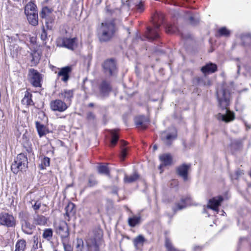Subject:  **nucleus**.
I'll return each mask as SVG.
<instances>
[{
  "mask_svg": "<svg viewBox=\"0 0 251 251\" xmlns=\"http://www.w3.org/2000/svg\"><path fill=\"white\" fill-rule=\"evenodd\" d=\"M103 231L97 227L90 233L85 243L81 238H77L76 251H100V248L103 244Z\"/></svg>",
  "mask_w": 251,
  "mask_h": 251,
  "instance_id": "f257e3e1",
  "label": "nucleus"
},
{
  "mask_svg": "<svg viewBox=\"0 0 251 251\" xmlns=\"http://www.w3.org/2000/svg\"><path fill=\"white\" fill-rule=\"evenodd\" d=\"M230 94L228 91L225 89H218L217 97L219 106L223 109L226 110L225 114L219 113L217 115V118L226 123L234 120V114L231 112L227 108L229 104Z\"/></svg>",
  "mask_w": 251,
  "mask_h": 251,
  "instance_id": "f03ea898",
  "label": "nucleus"
},
{
  "mask_svg": "<svg viewBox=\"0 0 251 251\" xmlns=\"http://www.w3.org/2000/svg\"><path fill=\"white\" fill-rule=\"evenodd\" d=\"M117 30L116 20L106 21L99 27L98 37L100 42H109L114 37Z\"/></svg>",
  "mask_w": 251,
  "mask_h": 251,
  "instance_id": "7ed1b4c3",
  "label": "nucleus"
},
{
  "mask_svg": "<svg viewBox=\"0 0 251 251\" xmlns=\"http://www.w3.org/2000/svg\"><path fill=\"white\" fill-rule=\"evenodd\" d=\"M27 158L24 153L19 154L11 165V170L14 174L25 170L27 167Z\"/></svg>",
  "mask_w": 251,
  "mask_h": 251,
  "instance_id": "20e7f679",
  "label": "nucleus"
},
{
  "mask_svg": "<svg viewBox=\"0 0 251 251\" xmlns=\"http://www.w3.org/2000/svg\"><path fill=\"white\" fill-rule=\"evenodd\" d=\"M19 218L21 222L22 231L26 234H32L35 228V226L29 222L28 220V214L21 211L19 213Z\"/></svg>",
  "mask_w": 251,
  "mask_h": 251,
  "instance_id": "39448f33",
  "label": "nucleus"
},
{
  "mask_svg": "<svg viewBox=\"0 0 251 251\" xmlns=\"http://www.w3.org/2000/svg\"><path fill=\"white\" fill-rule=\"evenodd\" d=\"M0 225L7 227H13L16 225V218L12 214L3 212L0 213Z\"/></svg>",
  "mask_w": 251,
  "mask_h": 251,
  "instance_id": "423d86ee",
  "label": "nucleus"
},
{
  "mask_svg": "<svg viewBox=\"0 0 251 251\" xmlns=\"http://www.w3.org/2000/svg\"><path fill=\"white\" fill-rule=\"evenodd\" d=\"M56 232L60 236L62 242L69 240V228L65 222L61 221L58 224L56 227Z\"/></svg>",
  "mask_w": 251,
  "mask_h": 251,
  "instance_id": "0eeeda50",
  "label": "nucleus"
},
{
  "mask_svg": "<svg viewBox=\"0 0 251 251\" xmlns=\"http://www.w3.org/2000/svg\"><path fill=\"white\" fill-rule=\"evenodd\" d=\"M102 67L104 73L107 75H113L116 73V63L113 59L106 60L103 63Z\"/></svg>",
  "mask_w": 251,
  "mask_h": 251,
  "instance_id": "6e6552de",
  "label": "nucleus"
},
{
  "mask_svg": "<svg viewBox=\"0 0 251 251\" xmlns=\"http://www.w3.org/2000/svg\"><path fill=\"white\" fill-rule=\"evenodd\" d=\"M156 17H154L153 25V27H148L146 33L147 38L150 40H154L159 37V29L160 24L156 21Z\"/></svg>",
  "mask_w": 251,
  "mask_h": 251,
  "instance_id": "1a4fd4ad",
  "label": "nucleus"
},
{
  "mask_svg": "<svg viewBox=\"0 0 251 251\" xmlns=\"http://www.w3.org/2000/svg\"><path fill=\"white\" fill-rule=\"evenodd\" d=\"M28 79L33 86L41 87V77L37 71L33 69H30L28 73Z\"/></svg>",
  "mask_w": 251,
  "mask_h": 251,
  "instance_id": "9d476101",
  "label": "nucleus"
},
{
  "mask_svg": "<svg viewBox=\"0 0 251 251\" xmlns=\"http://www.w3.org/2000/svg\"><path fill=\"white\" fill-rule=\"evenodd\" d=\"M76 41L77 39L76 38H61L58 39L57 42L60 46L74 50L76 47Z\"/></svg>",
  "mask_w": 251,
  "mask_h": 251,
  "instance_id": "9b49d317",
  "label": "nucleus"
},
{
  "mask_svg": "<svg viewBox=\"0 0 251 251\" xmlns=\"http://www.w3.org/2000/svg\"><path fill=\"white\" fill-rule=\"evenodd\" d=\"M111 90L112 88L109 82L105 80H103L99 86L98 96L102 98L107 97Z\"/></svg>",
  "mask_w": 251,
  "mask_h": 251,
  "instance_id": "f8f14e48",
  "label": "nucleus"
},
{
  "mask_svg": "<svg viewBox=\"0 0 251 251\" xmlns=\"http://www.w3.org/2000/svg\"><path fill=\"white\" fill-rule=\"evenodd\" d=\"M177 134L175 129L171 133L163 131L161 134V139L163 143L167 146H170L172 142L176 138Z\"/></svg>",
  "mask_w": 251,
  "mask_h": 251,
  "instance_id": "ddd939ff",
  "label": "nucleus"
},
{
  "mask_svg": "<svg viewBox=\"0 0 251 251\" xmlns=\"http://www.w3.org/2000/svg\"><path fill=\"white\" fill-rule=\"evenodd\" d=\"M171 14L173 17L176 18L183 17L185 19H188L192 24H196L199 21L198 19H195L194 17L191 14L184 12L180 13L178 11L177 9L172 10L171 11Z\"/></svg>",
  "mask_w": 251,
  "mask_h": 251,
  "instance_id": "4468645a",
  "label": "nucleus"
},
{
  "mask_svg": "<svg viewBox=\"0 0 251 251\" xmlns=\"http://www.w3.org/2000/svg\"><path fill=\"white\" fill-rule=\"evenodd\" d=\"M50 108L52 111L63 112L67 109L68 106L66 103L61 100H52L50 103Z\"/></svg>",
  "mask_w": 251,
  "mask_h": 251,
  "instance_id": "2eb2a0df",
  "label": "nucleus"
},
{
  "mask_svg": "<svg viewBox=\"0 0 251 251\" xmlns=\"http://www.w3.org/2000/svg\"><path fill=\"white\" fill-rule=\"evenodd\" d=\"M223 201V198L222 196L213 198L209 200L207 207L218 212L219 210V206L221 205Z\"/></svg>",
  "mask_w": 251,
  "mask_h": 251,
  "instance_id": "dca6fc26",
  "label": "nucleus"
},
{
  "mask_svg": "<svg viewBox=\"0 0 251 251\" xmlns=\"http://www.w3.org/2000/svg\"><path fill=\"white\" fill-rule=\"evenodd\" d=\"M31 244L32 246L30 251H42L40 236L38 234H35L33 236L31 240Z\"/></svg>",
  "mask_w": 251,
  "mask_h": 251,
  "instance_id": "f3484780",
  "label": "nucleus"
},
{
  "mask_svg": "<svg viewBox=\"0 0 251 251\" xmlns=\"http://www.w3.org/2000/svg\"><path fill=\"white\" fill-rule=\"evenodd\" d=\"M134 122L137 126L145 129L149 124L150 121L148 117L142 115L135 117Z\"/></svg>",
  "mask_w": 251,
  "mask_h": 251,
  "instance_id": "a211bd4d",
  "label": "nucleus"
},
{
  "mask_svg": "<svg viewBox=\"0 0 251 251\" xmlns=\"http://www.w3.org/2000/svg\"><path fill=\"white\" fill-rule=\"evenodd\" d=\"M72 69L71 67L66 66L62 68L57 75L58 77H61V80L63 82H67L69 78V74L71 72Z\"/></svg>",
  "mask_w": 251,
  "mask_h": 251,
  "instance_id": "6ab92c4d",
  "label": "nucleus"
},
{
  "mask_svg": "<svg viewBox=\"0 0 251 251\" xmlns=\"http://www.w3.org/2000/svg\"><path fill=\"white\" fill-rule=\"evenodd\" d=\"M217 70V66L216 64L212 63L206 64L205 65L202 67L201 69L202 73L205 75L213 73L215 72Z\"/></svg>",
  "mask_w": 251,
  "mask_h": 251,
  "instance_id": "aec40b11",
  "label": "nucleus"
},
{
  "mask_svg": "<svg viewBox=\"0 0 251 251\" xmlns=\"http://www.w3.org/2000/svg\"><path fill=\"white\" fill-rule=\"evenodd\" d=\"M190 167V164H184L179 166L177 169V172L178 174L183 177L184 180H186L187 179L188 171Z\"/></svg>",
  "mask_w": 251,
  "mask_h": 251,
  "instance_id": "412c9836",
  "label": "nucleus"
},
{
  "mask_svg": "<svg viewBox=\"0 0 251 251\" xmlns=\"http://www.w3.org/2000/svg\"><path fill=\"white\" fill-rule=\"evenodd\" d=\"M195 82L200 86H208L211 85L210 80L204 75V77H197L194 79Z\"/></svg>",
  "mask_w": 251,
  "mask_h": 251,
  "instance_id": "4be33fe9",
  "label": "nucleus"
},
{
  "mask_svg": "<svg viewBox=\"0 0 251 251\" xmlns=\"http://www.w3.org/2000/svg\"><path fill=\"white\" fill-rule=\"evenodd\" d=\"M159 159L162 164L160 165V168L163 166H168L172 163V157L170 154L166 153L159 156Z\"/></svg>",
  "mask_w": 251,
  "mask_h": 251,
  "instance_id": "5701e85b",
  "label": "nucleus"
},
{
  "mask_svg": "<svg viewBox=\"0 0 251 251\" xmlns=\"http://www.w3.org/2000/svg\"><path fill=\"white\" fill-rule=\"evenodd\" d=\"M75 205L72 202H70L65 207V215L68 217V221L70 220L71 217L75 215Z\"/></svg>",
  "mask_w": 251,
  "mask_h": 251,
  "instance_id": "b1692460",
  "label": "nucleus"
},
{
  "mask_svg": "<svg viewBox=\"0 0 251 251\" xmlns=\"http://www.w3.org/2000/svg\"><path fill=\"white\" fill-rule=\"evenodd\" d=\"M59 97L66 102H70L73 97V91L71 90H64L59 94Z\"/></svg>",
  "mask_w": 251,
  "mask_h": 251,
  "instance_id": "393cba45",
  "label": "nucleus"
},
{
  "mask_svg": "<svg viewBox=\"0 0 251 251\" xmlns=\"http://www.w3.org/2000/svg\"><path fill=\"white\" fill-rule=\"evenodd\" d=\"M35 125L38 133L40 137L45 135L48 132L46 126L39 122H36Z\"/></svg>",
  "mask_w": 251,
  "mask_h": 251,
  "instance_id": "a878e982",
  "label": "nucleus"
},
{
  "mask_svg": "<svg viewBox=\"0 0 251 251\" xmlns=\"http://www.w3.org/2000/svg\"><path fill=\"white\" fill-rule=\"evenodd\" d=\"M27 19L30 24L33 26H35L38 24V12L33 13L31 14H26Z\"/></svg>",
  "mask_w": 251,
  "mask_h": 251,
  "instance_id": "bb28decb",
  "label": "nucleus"
},
{
  "mask_svg": "<svg viewBox=\"0 0 251 251\" xmlns=\"http://www.w3.org/2000/svg\"><path fill=\"white\" fill-rule=\"evenodd\" d=\"M47 218L42 215H36L33 218V224L43 226L47 224Z\"/></svg>",
  "mask_w": 251,
  "mask_h": 251,
  "instance_id": "cd10ccee",
  "label": "nucleus"
},
{
  "mask_svg": "<svg viewBox=\"0 0 251 251\" xmlns=\"http://www.w3.org/2000/svg\"><path fill=\"white\" fill-rule=\"evenodd\" d=\"M145 241V239L142 235H139L133 240L134 246L136 249H140Z\"/></svg>",
  "mask_w": 251,
  "mask_h": 251,
  "instance_id": "c85d7f7f",
  "label": "nucleus"
},
{
  "mask_svg": "<svg viewBox=\"0 0 251 251\" xmlns=\"http://www.w3.org/2000/svg\"><path fill=\"white\" fill-rule=\"evenodd\" d=\"M190 198L186 197L181 199V203H178L176 204V207L174 208V210H182L186 206V204L189 202Z\"/></svg>",
  "mask_w": 251,
  "mask_h": 251,
  "instance_id": "c756f323",
  "label": "nucleus"
},
{
  "mask_svg": "<svg viewBox=\"0 0 251 251\" xmlns=\"http://www.w3.org/2000/svg\"><path fill=\"white\" fill-rule=\"evenodd\" d=\"M25 14L38 12L36 5L32 2L28 3L25 6Z\"/></svg>",
  "mask_w": 251,
  "mask_h": 251,
  "instance_id": "7c9ffc66",
  "label": "nucleus"
},
{
  "mask_svg": "<svg viewBox=\"0 0 251 251\" xmlns=\"http://www.w3.org/2000/svg\"><path fill=\"white\" fill-rule=\"evenodd\" d=\"M26 241L24 239L19 240L15 245L14 251H25L26 248Z\"/></svg>",
  "mask_w": 251,
  "mask_h": 251,
  "instance_id": "2f4dec72",
  "label": "nucleus"
},
{
  "mask_svg": "<svg viewBox=\"0 0 251 251\" xmlns=\"http://www.w3.org/2000/svg\"><path fill=\"white\" fill-rule=\"evenodd\" d=\"M31 94L28 92L26 91L25 93L24 98L22 100V103L23 104L26 105H33V102L31 99Z\"/></svg>",
  "mask_w": 251,
  "mask_h": 251,
  "instance_id": "473e14b6",
  "label": "nucleus"
},
{
  "mask_svg": "<svg viewBox=\"0 0 251 251\" xmlns=\"http://www.w3.org/2000/svg\"><path fill=\"white\" fill-rule=\"evenodd\" d=\"M138 178L139 175L136 172L130 176H128L126 175H125L124 177V181L126 183H132L137 180Z\"/></svg>",
  "mask_w": 251,
  "mask_h": 251,
  "instance_id": "72a5a7b5",
  "label": "nucleus"
},
{
  "mask_svg": "<svg viewBox=\"0 0 251 251\" xmlns=\"http://www.w3.org/2000/svg\"><path fill=\"white\" fill-rule=\"evenodd\" d=\"M141 217L140 216H134L132 217L129 218L128 223L131 227H134L140 222Z\"/></svg>",
  "mask_w": 251,
  "mask_h": 251,
  "instance_id": "f704fd0d",
  "label": "nucleus"
},
{
  "mask_svg": "<svg viewBox=\"0 0 251 251\" xmlns=\"http://www.w3.org/2000/svg\"><path fill=\"white\" fill-rule=\"evenodd\" d=\"M110 134L112 136V139L111 141V146L114 147L115 146L119 139V136L118 135L115 130H111L110 131Z\"/></svg>",
  "mask_w": 251,
  "mask_h": 251,
  "instance_id": "c9c22d12",
  "label": "nucleus"
},
{
  "mask_svg": "<svg viewBox=\"0 0 251 251\" xmlns=\"http://www.w3.org/2000/svg\"><path fill=\"white\" fill-rule=\"evenodd\" d=\"M53 232L51 228H46L44 230L42 236L47 240H50L52 237Z\"/></svg>",
  "mask_w": 251,
  "mask_h": 251,
  "instance_id": "e433bc0d",
  "label": "nucleus"
},
{
  "mask_svg": "<svg viewBox=\"0 0 251 251\" xmlns=\"http://www.w3.org/2000/svg\"><path fill=\"white\" fill-rule=\"evenodd\" d=\"M241 40L244 45L251 46V35L249 34H243L241 36Z\"/></svg>",
  "mask_w": 251,
  "mask_h": 251,
  "instance_id": "4c0bfd02",
  "label": "nucleus"
},
{
  "mask_svg": "<svg viewBox=\"0 0 251 251\" xmlns=\"http://www.w3.org/2000/svg\"><path fill=\"white\" fill-rule=\"evenodd\" d=\"M241 40L244 45L251 46V35L249 34H243L241 36Z\"/></svg>",
  "mask_w": 251,
  "mask_h": 251,
  "instance_id": "58836bf2",
  "label": "nucleus"
},
{
  "mask_svg": "<svg viewBox=\"0 0 251 251\" xmlns=\"http://www.w3.org/2000/svg\"><path fill=\"white\" fill-rule=\"evenodd\" d=\"M165 246L168 251H179L177 249L174 247L172 242L168 238H166L165 239Z\"/></svg>",
  "mask_w": 251,
  "mask_h": 251,
  "instance_id": "ea45409f",
  "label": "nucleus"
},
{
  "mask_svg": "<svg viewBox=\"0 0 251 251\" xmlns=\"http://www.w3.org/2000/svg\"><path fill=\"white\" fill-rule=\"evenodd\" d=\"M98 169L99 173L109 175V171L106 165H100L98 167Z\"/></svg>",
  "mask_w": 251,
  "mask_h": 251,
  "instance_id": "a19ab883",
  "label": "nucleus"
},
{
  "mask_svg": "<svg viewBox=\"0 0 251 251\" xmlns=\"http://www.w3.org/2000/svg\"><path fill=\"white\" fill-rule=\"evenodd\" d=\"M218 33L221 36L228 37L229 36L230 32L226 27H223L219 29Z\"/></svg>",
  "mask_w": 251,
  "mask_h": 251,
  "instance_id": "79ce46f5",
  "label": "nucleus"
},
{
  "mask_svg": "<svg viewBox=\"0 0 251 251\" xmlns=\"http://www.w3.org/2000/svg\"><path fill=\"white\" fill-rule=\"evenodd\" d=\"M97 184V181L95 177L91 175L88 178V182L87 186L88 187H93Z\"/></svg>",
  "mask_w": 251,
  "mask_h": 251,
  "instance_id": "37998d69",
  "label": "nucleus"
},
{
  "mask_svg": "<svg viewBox=\"0 0 251 251\" xmlns=\"http://www.w3.org/2000/svg\"><path fill=\"white\" fill-rule=\"evenodd\" d=\"M69 240L62 242L64 251H73V247L68 243Z\"/></svg>",
  "mask_w": 251,
  "mask_h": 251,
  "instance_id": "c03bdc74",
  "label": "nucleus"
},
{
  "mask_svg": "<svg viewBox=\"0 0 251 251\" xmlns=\"http://www.w3.org/2000/svg\"><path fill=\"white\" fill-rule=\"evenodd\" d=\"M50 162V159L48 157H45L42 161L41 165L42 168H44L47 166H49Z\"/></svg>",
  "mask_w": 251,
  "mask_h": 251,
  "instance_id": "a18cd8bd",
  "label": "nucleus"
},
{
  "mask_svg": "<svg viewBox=\"0 0 251 251\" xmlns=\"http://www.w3.org/2000/svg\"><path fill=\"white\" fill-rule=\"evenodd\" d=\"M41 39L43 41H46L47 39V32L44 29H43L41 34Z\"/></svg>",
  "mask_w": 251,
  "mask_h": 251,
  "instance_id": "49530a36",
  "label": "nucleus"
},
{
  "mask_svg": "<svg viewBox=\"0 0 251 251\" xmlns=\"http://www.w3.org/2000/svg\"><path fill=\"white\" fill-rule=\"evenodd\" d=\"M49 10V9L47 7H44L42 9V11L40 13V16L42 18L46 17V12Z\"/></svg>",
  "mask_w": 251,
  "mask_h": 251,
  "instance_id": "de8ad7c7",
  "label": "nucleus"
},
{
  "mask_svg": "<svg viewBox=\"0 0 251 251\" xmlns=\"http://www.w3.org/2000/svg\"><path fill=\"white\" fill-rule=\"evenodd\" d=\"M41 206V203L39 201H36L34 205H32V208L34 210H38Z\"/></svg>",
  "mask_w": 251,
  "mask_h": 251,
  "instance_id": "09e8293b",
  "label": "nucleus"
},
{
  "mask_svg": "<svg viewBox=\"0 0 251 251\" xmlns=\"http://www.w3.org/2000/svg\"><path fill=\"white\" fill-rule=\"evenodd\" d=\"M95 115L91 112H89L87 114V118L88 120H91L95 119Z\"/></svg>",
  "mask_w": 251,
  "mask_h": 251,
  "instance_id": "8fccbe9b",
  "label": "nucleus"
},
{
  "mask_svg": "<svg viewBox=\"0 0 251 251\" xmlns=\"http://www.w3.org/2000/svg\"><path fill=\"white\" fill-rule=\"evenodd\" d=\"M126 148H123L122 150V151H121V158L122 159V160H124V158L126 157Z\"/></svg>",
  "mask_w": 251,
  "mask_h": 251,
  "instance_id": "3c124183",
  "label": "nucleus"
},
{
  "mask_svg": "<svg viewBox=\"0 0 251 251\" xmlns=\"http://www.w3.org/2000/svg\"><path fill=\"white\" fill-rule=\"evenodd\" d=\"M242 174H243V173L242 171H237L236 172V176H235L234 178L235 179H237Z\"/></svg>",
  "mask_w": 251,
  "mask_h": 251,
  "instance_id": "603ef678",
  "label": "nucleus"
},
{
  "mask_svg": "<svg viewBox=\"0 0 251 251\" xmlns=\"http://www.w3.org/2000/svg\"><path fill=\"white\" fill-rule=\"evenodd\" d=\"M143 6H144L142 2H140L139 4H138L137 5V9L140 11H142L143 10V9H144Z\"/></svg>",
  "mask_w": 251,
  "mask_h": 251,
  "instance_id": "864d4df0",
  "label": "nucleus"
},
{
  "mask_svg": "<svg viewBox=\"0 0 251 251\" xmlns=\"http://www.w3.org/2000/svg\"><path fill=\"white\" fill-rule=\"evenodd\" d=\"M237 68H238L237 73L239 75L240 74V68H241V66L239 64L237 65Z\"/></svg>",
  "mask_w": 251,
  "mask_h": 251,
  "instance_id": "5fc2aeb1",
  "label": "nucleus"
},
{
  "mask_svg": "<svg viewBox=\"0 0 251 251\" xmlns=\"http://www.w3.org/2000/svg\"><path fill=\"white\" fill-rule=\"evenodd\" d=\"M122 145L123 146H126L127 144V143L126 141H121Z\"/></svg>",
  "mask_w": 251,
  "mask_h": 251,
  "instance_id": "6e6d98bb",
  "label": "nucleus"
},
{
  "mask_svg": "<svg viewBox=\"0 0 251 251\" xmlns=\"http://www.w3.org/2000/svg\"><path fill=\"white\" fill-rule=\"evenodd\" d=\"M94 106V104L93 103H90L88 104L89 107H93Z\"/></svg>",
  "mask_w": 251,
  "mask_h": 251,
  "instance_id": "4d7b16f0",
  "label": "nucleus"
},
{
  "mask_svg": "<svg viewBox=\"0 0 251 251\" xmlns=\"http://www.w3.org/2000/svg\"><path fill=\"white\" fill-rule=\"evenodd\" d=\"M157 146L156 145L153 146V149L154 151H155L156 150H157Z\"/></svg>",
  "mask_w": 251,
  "mask_h": 251,
  "instance_id": "13d9d810",
  "label": "nucleus"
},
{
  "mask_svg": "<svg viewBox=\"0 0 251 251\" xmlns=\"http://www.w3.org/2000/svg\"><path fill=\"white\" fill-rule=\"evenodd\" d=\"M249 175L251 177V171H250L249 172Z\"/></svg>",
  "mask_w": 251,
  "mask_h": 251,
  "instance_id": "bf43d9fd",
  "label": "nucleus"
},
{
  "mask_svg": "<svg viewBox=\"0 0 251 251\" xmlns=\"http://www.w3.org/2000/svg\"><path fill=\"white\" fill-rule=\"evenodd\" d=\"M170 29H169V30H166V32H170Z\"/></svg>",
  "mask_w": 251,
  "mask_h": 251,
  "instance_id": "052dcab7",
  "label": "nucleus"
}]
</instances>
